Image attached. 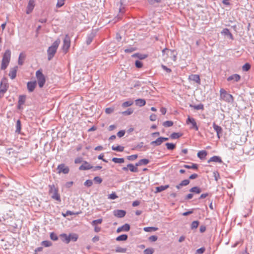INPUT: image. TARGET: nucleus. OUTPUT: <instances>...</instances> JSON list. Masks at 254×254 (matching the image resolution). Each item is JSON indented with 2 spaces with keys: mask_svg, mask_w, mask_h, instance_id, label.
<instances>
[{
  "mask_svg": "<svg viewBox=\"0 0 254 254\" xmlns=\"http://www.w3.org/2000/svg\"><path fill=\"white\" fill-rule=\"evenodd\" d=\"M118 197V196L117 195L115 192H112L111 194L108 195V198L110 199H115Z\"/></svg>",
  "mask_w": 254,
  "mask_h": 254,
  "instance_id": "nucleus-49",
  "label": "nucleus"
},
{
  "mask_svg": "<svg viewBox=\"0 0 254 254\" xmlns=\"http://www.w3.org/2000/svg\"><path fill=\"white\" fill-rule=\"evenodd\" d=\"M127 239V236L126 234L121 235L116 238L117 241H126Z\"/></svg>",
  "mask_w": 254,
  "mask_h": 254,
  "instance_id": "nucleus-31",
  "label": "nucleus"
},
{
  "mask_svg": "<svg viewBox=\"0 0 254 254\" xmlns=\"http://www.w3.org/2000/svg\"><path fill=\"white\" fill-rule=\"evenodd\" d=\"M163 125L165 127H170L173 125V122L171 121H167L164 122Z\"/></svg>",
  "mask_w": 254,
  "mask_h": 254,
  "instance_id": "nucleus-44",
  "label": "nucleus"
},
{
  "mask_svg": "<svg viewBox=\"0 0 254 254\" xmlns=\"http://www.w3.org/2000/svg\"><path fill=\"white\" fill-rule=\"evenodd\" d=\"M112 150H115V151H117L119 152H123L124 150V147L120 146V145H118L117 146H113L112 147Z\"/></svg>",
  "mask_w": 254,
  "mask_h": 254,
  "instance_id": "nucleus-33",
  "label": "nucleus"
},
{
  "mask_svg": "<svg viewBox=\"0 0 254 254\" xmlns=\"http://www.w3.org/2000/svg\"><path fill=\"white\" fill-rule=\"evenodd\" d=\"M49 194L51 195V197L59 202H61L60 195L58 193V189L55 187L54 185H50L49 186Z\"/></svg>",
  "mask_w": 254,
  "mask_h": 254,
  "instance_id": "nucleus-4",
  "label": "nucleus"
},
{
  "mask_svg": "<svg viewBox=\"0 0 254 254\" xmlns=\"http://www.w3.org/2000/svg\"><path fill=\"white\" fill-rule=\"evenodd\" d=\"M35 5V0H29L26 7V12L27 14L30 13L33 10Z\"/></svg>",
  "mask_w": 254,
  "mask_h": 254,
  "instance_id": "nucleus-10",
  "label": "nucleus"
},
{
  "mask_svg": "<svg viewBox=\"0 0 254 254\" xmlns=\"http://www.w3.org/2000/svg\"><path fill=\"white\" fill-rule=\"evenodd\" d=\"M251 68V65L249 63H246L242 67V69L244 71H247Z\"/></svg>",
  "mask_w": 254,
  "mask_h": 254,
  "instance_id": "nucleus-46",
  "label": "nucleus"
},
{
  "mask_svg": "<svg viewBox=\"0 0 254 254\" xmlns=\"http://www.w3.org/2000/svg\"><path fill=\"white\" fill-rule=\"evenodd\" d=\"M240 78H241V77L239 74H234L232 75L231 76L228 77L227 78V80L228 81L234 80L235 81L237 82L240 80Z\"/></svg>",
  "mask_w": 254,
  "mask_h": 254,
  "instance_id": "nucleus-17",
  "label": "nucleus"
},
{
  "mask_svg": "<svg viewBox=\"0 0 254 254\" xmlns=\"http://www.w3.org/2000/svg\"><path fill=\"white\" fill-rule=\"evenodd\" d=\"M26 97L25 96H20L18 99V104L20 106H22L25 102Z\"/></svg>",
  "mask_w": 254,
  "mask_h": 254,
  "instance_id": "nucleus-32",
  "label": "nucleus"
},
{
  "mask_svg": "<svg viewBox=\"0 0 254 254\" xmlns=\"http://www.w3.org/2000/svg\"><path fill=\"white\" fill-rule=\"evenodd\" d=\"M69 238L70 239V241H72L75 242L77 240L78 236L76 234L71 233L69 235Z\"/></svg>",
  "mask_w": 254,
  "mask_h": 254,
  "instance_id": "nucleus-29",
  "label": "nucleus"
},
{
  "mask_svg": "<svg viewBox=\"0 0 254 254\" xmlns=\"http://www.w3.org/2000/svg\"><path fill=\"white\" fill-rule=\"evenodd\" d=\"M158 238L156 236H151L149 238V241L151 242H155L157 241Z\"/></svg>",
  "mask_w": 254,
  "mask_h": 254,
  "instance_id": "nucleus-61",
  "label": "nucleus"
},
{
  "mask_svg": "<svg viewBox=\"0 0 254 254\" xmlns=\"http://www.w3.org/2000/svg\"><path fill=\"white\" fill-rule=\"evenodd\" d=\"M137 166H134L132 164H129L127 165V167H128V169L129 170L132 172H138V168L137 167Z\"/></svg>",
  "mask_w": 254,
  "mask_h": 254,
  "instance_id": "nucleus-25",
  "label": "nucleus"
},
{
  "mask_svg": "<svg viewBox=\"0 0 254 254\" xmlns=\"http://www.w3.org/2000/svg\"><path fill=\"white\" fill-rule=\"evenodd\" d=\"M199 225V222L198 221H194L191 224V228L192 229H195L198 227Z\"/></svg>",
  "mask_w": 254,
  "mask_h": 254,
  "instance_id": "nucleus-47",
  "label": "nucleus"
},
{
  "mask_svg": "<svg viewBox=\"0 0 254 254\" xmlns=\"http://www.w3.org/2000/svg\"><path fill=\"white\" fill-rule=\"evenodd\" d=\"M148 57L147 54H142L140 53H136L132 55L133 58H137L140 60H144Z\"/></svg>",
  "mask_w": 254,
  "mask_h": 254,
  "instance_id": "nucleus-18",
  "label": "nucleus"
},
{
  "mask_svg": "<svg viewBox=\"0 0 254 254\" xmlns=\"http://www.w3.org/2000/svg\"><path fill=\"white\" fill-rule=\"evenodd\" d=\"M135 103L136 105L139 106V107H142L145 105L146 101L144 99H138L135 100Z\"/></svg>",
  "mask_w": 254,
  "mask_h": 254,
  "instance_id": "nucleus-20",
  "label": "nucleus"
},
{
  "mask_svg": "<svg viewBox=\"0 0 254 254\" xmlns=\"http://www.w3.org/2000/svg\"><path fill=\"white\" fill-rule=\"evenodd\" d=\"M169 188V186L168 185H165V186H161L159 187H157L156 188V191L155 193L160 192L161 191H162L167 189Z\"/></svg>",
  "mask_w": 254,
  "mask_h": 254,
  "instance_id": "nucleus-21",
  "label": "nucleus"
},
{
  "mask_svg": "<svg viewBox=\"0 0 254 254\" xmlns=\"http://www.w3.org/2000/svg\"><path fill=\"white\" fill-rule=\"evenodd\" d=\"M190 191L191 192H194L197 194L200 193L201 190L197 187H194L190 189Z\"/></svg>",
  "mask_w": 254,
  "mask_h": 254,
  "instance_id": "nucleus-34",
  "label": "nucleus"
},
{
  "mask_svg": "<svg viewBox=\"0 0 254 254\" xmlns=\"http://www.w3.org/2000/svg\"><path fill=\"white\" fill-rule=\"evenodd\" d=\"M7 89V86L6 84H3L2 83L0 85V93L3 94Z\"/></svg>",
  "mask_w": 254,
  "mask_h": 254,
  "instance_id": "nucleus-26",
  "label": "nucleus"
},
{
  "mask_svg": "<svg viewBox=\"0 0 254 254\" xmlns=\"http://www.w3.org/2000/svg\"><path fill=\"white\" fill-rule=\"evenodd\" d=\"M125 134V130H120L117 133V135L119 137H121L123 136Z\"/></svg>",
  "mask_w": 254,
  "mask_h": 254,
  "instance_id": "nucleus-62",
  "label": "nucleus"
},
{
  "mask_svg": "<svg viewBox=\"0 0 254 254\" xmlns=\"http://www.w3.org/2000/svg\"><path fill=\"white\" fill-rule=\"evenodd\" d=\"M122 228L123 231L127 232L130 229V226L128 224H125V225L122 226Z\"/></svg>",
  "mask_w": 254,
  "mask_h": 254,
  "instance_id": "nucleus-48",
  "label": "nucleus"
},
{
  "mask_svg": "<svg viewBox=\"0 0 254 254\" xmlns=\"http://www.w3.org/2000/svg\"><path fill=\"white\" fill-rule=\"evenodd\" d=\"M16 132H17L18 133H20L21 129V122H20V120H17L16 122Z\"/></svg>",
  "mask_w": 254,
  "mask_h": 254,
  "instance_id": "nucleus-40",
  "label": "nucleus"
},
{
  "mask_svg": "<svg viewBox=\"0 0 254 254\" xmlns=\"http://www.w3.org/2000/svg\"><path fill=\"white\" fill-rule=\"evenodd\" d=\"M190 107L193 108L195 110H203L204 107L203 105L202 104H200L197 105H190Z\"/></svg>",
  "mask_w": 254,
  "mask_h": 254,
  "instance_id": "nucleus-38",
  "label": "nucleus"
},
{
  "mask_svg": "<svg viewBox=\"0 0 254 254\" xmlns=\"http://www.w3.org/2000/svg\"><path fill=\"white\" fill-rule=\"evenodd\" d=\"M133 113V110L131 109H128L127 110L122 113L123 115H129Z\"/></svg>",
  "mask_w": 254,
  "mask_h": 254,
  "instance_id": "nucleus-54",
  "label": "nucleus"
},
{
  "mask_svg": "<svg viewBox=\"0 0 254 254\" xmlns=\"http://www.w3.org/2000/svg\"><path fill=\"white\" fill-rule=\"evenodd\" d=\"M80 213L79 212H76V213H74V212H73L71 211H67L65 213V214H63V215L65 217L66 216H68V215H75V214H79Z\"/></svg>",
  "mask_w": 254,
  "mask_h": 254,
  "instance_id": "nucleus-51",
  "label": "nucleus"
},
{
  "mask_svg": "<svg viewBox=\"0 0 254 254\" xmlns=\"http://www.w3.org/2000/svg\"><path fill=\"white\" fill-rule=\"evenodd\" d=\"M189 79L191 81H193L197 84L200 83V79L199 76L197 74H191L189 76Z\"/></svg>",
  "mask_w": 254,
  "mask_h": 254,
  "instance_id": "nucleus-11",
  "label": "nucleus"
},
{
  "mask_svg": "<svg viewBox=\"0 0 254 254\" xmlns=\"http://www.w3.org/2000/svg\"><path fill=\"white\" fill-rule=\"evenodd\" d=\"M149 163V160L147 159H142L139 161V162L136 163V166H140L141 165H146Z\"/></svg>",
  "mask_w": 254,
  "mask_h": 254,
  "instance_id": "nucleus-27",
  "label": "nucleus"
},
{
  "mask_svg": "<svg viewBox=\"0 0 254 254\" xmlns=\"http://www.w3.org/2000/svg\"><path fill=\"white\" fill-rule=\"evenodd\" d=\"M205 251V248H201L199 249H197L196 250V253L197 254H203Z\"/></svg>",
  "mask_w": 254,
  "mask_h": 254,
  "instance_id": "nucleus-59",
  "label": "nucleus"
},
{
  "mask_svg": "<svg viewBox=\"0 0 254 254\" xmlns=\"http://www.w3.org/2000/svg\"><path fill=\"white\" fill-rule=\"evenodd\" d=\"M17 68V66H15L10 69L9 73V76L11 79H13L15 78L16 76Z\"/></svg>",
  "mask_w": 254,
  "mask_h": 254,
  "instance_id": "nucleus-13",
  "label": "nucleus"
},
{
  "mask_svg": "<svg viewBox=\"0 0 254 254\" xmlns=\"http://www.w3.org/2000/svg\"><path fill=\"white\" fill-rule=\"evenodd\" d=\"M177 52L175 50H172L165 48L162 50V57L164 62L169 63L175 62L177 60Z\"/></svg>",
  "mask_w": 254,
  "mask_h": 254,
  "instance_id": "nucleus-1",
  "label": "nucleus"
},
{
  "mask_svg": "<svg viewBox=\"0 0 254 254\" xmlns=\"http://www.w3.org/2000/svg\"><path fill=\"white\" fill-rule=\"evenodd\" d=\"M220 99L227 102H233L234 98L232 95L228 94L227 91L223 88L220 90Z\"/></svg>",
  "mask_w": 254,
  "mask_h": 254,
  "instance_id": "nucleus-5",
  "label": "nucleus"
},
{
  "mask_svg": "<svg viewBox=\"0 0 254 254\" xmlns=\"http://www.w3.org/2000/svg\"><path fill=\"white\" fill-rule=\"evenodd\" d=\"M207 155V152L205 150H201L198 151L197 153V156L200 159H203L205 158Z\"/></svg>",
  "mask_w": 254,
  "mask_h": 254,
  "instance_id": "nucleus-22",
  "label": "nucleus"
},
{
  "mask_svg": "<svg viewBox=\"0 0 254 254\" xmlns=\"http://www.w3.org/2000/svg\"><path fill=\"white\" fill-rule=\"evenodd\" d=\"M213 127L215 131L217 133V135L218 138H220V134L222 132V128L221 127L217 125L215 123L213 124Z\"/></svg>",
  "mask_w": 254,
  "mask_h": 254,
  "instance_id": "nucleus-12",
  "label": "nucleus"
},
{
  "mask_svg": "<svg viewBox=\"0 0 254 254\" xmlns=\"http://www.w3.org/2000/svg\"><path fill=\"white\" fill-rule=\"evenodd\" d=\"M57 169L59 173H63L65 174H67L69 171L68 167L64 164L58 165Z\"/></svg>",
  "mask_w": 254,
  "mask_h": 254,
  "instance_id": "nucleus-9",
  "label": "nucleus"
},
{
  "mask_svg": "<svg viewBox=\"0 0 254 254\" xmlns=\"http://www.w3.org/2000/svg\"><path fill=\"white\" fill-rule=\"evenodd\" d=\"M214 177L215 178V180L217 181L219 178V174L218 172L215 171L213 172Z\"/></svg>",
  "mask_w": 254,
  "mask_h": 254,
  "instance_id": "nucleus-63",
  "label": "nucleus"
},
{
  "mask_svg": "<svg viewBox=\"0 0 254 254\" xmlns=\"http://www.w3.org/2000/svg\"><path fill=\"white\" fill-rule=\"evenodd\" d=\"M154 250L153 248H147L144 251V254H153Z\"/></svg>",
  "mask_w": 254,
  "mask_h": 254,
  "instance_id": "nucleus-45",
  "label": "nucleus"
},
{
  "mask_svg": "<svg viewBox=\"0 0 254 254\" xmlns=\"http://www.w3.org/2000/svg\"><path fill=\"white\" fill-rule=\"evenodd\" d=\"M60 237L62 239L63 242H65L66 244H68L70 242L69 235L68 236L65 234H62L60 235Z\"/></svg>",
  "mask_w": 254,
  "mask_h": 254,
  "instance_id": "nucleus-19",
  "label": "nucleus"
},
{
  "mask_svg": "<svg viewBox=\"0 0 254 254\" xmlns=\"http://www.w3.org/2000/svg\"><path fill=\"white\" fill-rule=\"evenodd\" d=\"M102 221H103L102 219H99L97 220H93L91 224H92V226H95V225H97V224H101Z\"/></svg>",
  "mask_w": 254,
  "mask_h": 254,
  "instance_id": "nucleus-43",
  "label": "nucleus"
},
{
  "mask_svg": "<svg viewBox=\"0 0 254 254\" xmlns=\"http://www.w3.org/2000/svg\"><path fill=\"white\" fill-rule=\"evenodd\" d=\"M42 244L45 247H50L52 245L51 242L49 241H44L42 242Z\"/></svg>",
  "mask_w": 254,
  "mask_h": 254,
  "instance_id": "nucleus-50",
  "label": "nucleus"
},
{
  "mask_svg": "<svg viewBox=\"0 0 254 254\" xmlns=\"http://www.w3.org/2000/svg\"><path fill=\"white\" fill-rule=\"evenodd\" d=\"M27 89L29 92H33L36 86V81H30L27 83Z\"/></svg>",
  "mask_w": 254,
  "mask_h": 254,
  "instance_id": "nucleus-15",
  "label": "nucleus"
},
{
  "mask_svg": "<svg viewBox=\"0 0 254 254\" xmlns=\"http://www.w3.org/2000/svg\"><path fill=\"white\" fill-rule=\"evenodd\" d=\"M112 161L115 163H123L125 162V160L123 158H113Z\"/></svg>",
  "mask_w": 254,
  "mask_h": 254,
  "instance_id": "nucleus-35",
  "label": "nucleus"
},
{
  "mask_svg": "<svg viewBox=\"0 0 254 254\" xmlns=\"http://www.w3.org/2000/svg\"><path fill=\"white\" fill-rule=\"evenodd\" d=\"M158 228L157 227H144L143 228V230L144 231L149 232L151 231H156L158 230Z\"/></svg>",
  "mask_w": 254,
  "mask_h": 254,
  "instance_id": "nucleus-30",
  "label": "nucleus"
},
{
  "mask_svg": "<svg viewBox=\"0 0 254 254\" xmlns=\"http://www.w3.org/2000/svg\"><path fill=\"white\" fill-rule=\"evenodd\" d=\"M92 181L90 180H88L86 181L84 183V185L87 187H90L92 185Z\"/></svg>",
  "mask_w": 254,
  "mask_h": 254,
  "instance_id": "nucleus-58",
  "label": "nucleus"
},
{
  "mask_svg": "<svg viewBox=\"0 0 254 254\" xmlns=\"http://www.w3.org/2000/svg\"><path fill=\"white\" fill-rule=\"evenodd\" d=\"M166 147L169 150H173L175 149L176 145L175 144L172 143H166Z\"/></svg>",
  "mask_w": 254,
  "mask_h": 254,
  "instance_id": "nucleus-41",
  "label": "nucleus"
},
{
  "mask_svg": "<svg viewBox=\"0 0 254 254\" xmlns=\"http://www.w3.org/2000/svg\"><path fill=\"white\" fill-rule=\"evenodd\" d=\"M113 111H114V109L113 108H108L106 109L105 112H106V113L109 114L112 113L113 112Z\"/></svg>",
  "mask_w": 254,
  "mask_h": 254,
  "instance_id": "nucleus-64",
  "label": "nucleus"
},
{
  "mask_svg": "<svg viewBox=\"0 0 254 254\" xmlns=\"http://www.w3.org/2000/svg\"><path fill=\"white\" fill-rule=\"evenodd\" d=\"M92 166L87 162L85 161L79 167L80 170H89L92 168Z\"/></svg>",
  "mask_w": 254,
  "mask_h": 254,
  "instance_id": "nucleus-16",
  "label": "nucleus"
},
{
  "mask_svg": "<svg viewBox=\"0 0 254 254\" xmlns=\"http://www.w3.org/2000/svg\"><path fill=\"white\" fill-rule=\"evenodd\" d=\"M116 252L125 253L127 251V249L125 248H122L121 247H117L116 249Z\"/></svg>",
  "mask_w": 254,
  "mask_h": 254,
  "instance_id": "nucleus-39",
  "label": "nucleus"
},
{
  "mask_svg": "<svg viewBox=\"0 0 254 254\" xmlns=\"http://www.w3.org/2000/svg\"><path fill=\"white\" fill-rule=\"evenodd\" d=\"M163 143L161 137H158L155 140L151 142V144L155 146H158L161 145Z\"/></svg>",
  "mask_w": 254,
  "mask_h": 254,
  "instance_id": "nucleus-23",
  "label": "nucleus"
},
{
  "mask_svg": "<svg viewBox=\"0 0 254 254\" xmlns=\"http://www.w3.org/2000/svg\"><path fill=\"white\" fill-rule=\"evenodd\" d=\"M64 0H58V2L57 3V7H61L62 6H63L64 4Z\"/></svg>",
  "mask_w": 254,
  "mask_h": 254,
  "instance_id": "nucleus-52",
  "label": "nucleus"
},
{
  "mask_svg": "<svg viewBox=\"0 0 254 254\" xmlns=\"http://www.w3.org/2000/svg\"><path fill=\"white\" fill-rule=\"evenodd\" d=\"M36 78L37 79L39 86L40 88L43 87L45 83L46 79H45V76L42 73L41 70H38L36 71Z\"/></svg>",
  "mask_w": 254,
  "mask_h": 254,
  "instance_id": "nucleus-6",
  "label": "nucleus"
},
{
  "mask_svg": "<svg viewBox=\"0 0 254 254\" xmlns=\"http://www.w3.org/2000/svg\"><path fill=\"white\" fill-rule=\"evenodd\" d=\"M136 50V49L134 48H132V47H131V48H127V49H126L125 50V52L126 53H132L133 52V51H135Z\"/></svg>",
  "mask_w": 254,
  "mask_h": 254,
  "instance_id": "nucleus-57",
  "label": "nucleus"
},
{
  "mask_svg": "<svg viewBox=\"0 0 254 254\" xmlns=\"http://www.w3.org/2000/svg\"><path fill=\"white\" fill-rule=\"evenodd\" d=\"M61 43L60 39H57L52 44L51 46L49 47L47 50L48 58L49 60H51L56 54L57 49Z\"/></svg>",
  "mask_w": 254,
  "mask_h": 254,
  "instance_id": "nucleus-2",
  "label": "nucleus"
},
{
  "mask_svg": "<svg viewBox=\"0 0 254 254\" xmlns=\"http://www.w3.org/2000/svg\"><path fill=\"white\" fill-rule=\"evenodd\" d=\"M25 58V55L24 54H23V53L20 54V55L19 56V58H18V64L20 65H22L24 62Z\"/></svg>",
  "mask_w": 254,
  "mask_h": 254,
  "instance_id": "nucleus-28",
  "label": "nucleus"
},
{
  "mask_svg": "<svg viewBox=\"0 0 254 254\" xmlns=\"http://www.w3.org/2000/svg\"><path fill=\"white\" fill-rule=\"evenodd\" d=\"M70 46V39L68 35H66L63 41L62 49L64 53H66Z\"/></svg>",
  "mask_w": 254,
  "mask_h": 254,
  "instance_id": "nucleus-7",
  "label": "nucleus"
},
{
  "mask_svg": "<svg viewBox=\"0 0 254 254\" xmlns=\"http://www.w3.org/2000/svg\"><path fill=\"white\" fill-rule=\"evenodd\" d=\"M180 183L181 185L182 186H186L189 184L190 181L189 180H184L182 181Z\"/></svg>",
  "mask_w": 254,
  "mask_h": 254,
  "instance_id": "nucleus-56",
  "label": "nucleus"
},
{
  "mask_svg": "<svg viewBox=\"0 0 254 254\" xmlns=\"http://www.w3.org/2000/svg\"><path fill=\"white\" fill-rule=\"evenodd\" d=\"M133 102L132 101H126L123 103L122 106L124 108H126V107L131 106L133 104Z\"/></svg>",
  "mask_w": 254,
  "mask_h": 254,
  "instance_id": "nucleus-42",
  "label": "nucleus"
},
{
  "mask_svg": "<svg viewBox=\"0 0 254 254\" xmlns=\"http://www.w3.org/2000/svg\"><path fill=\"white\" fill-rule=\"evenodd\" d=\"M186 124L187 125H191L190 128L194 129L196 131L198 130V127L197 126L195 119L193 118H191L190 116H188L187 120H186Z\"/></svg>",
  "mask_w": 254,
  "mask_h": 254,
  "instance_id": "nucleus-8",
  "label": "nucleus"
},
{
  "mask_svg": "<svg viewBox=\"0 0 254 254\" xmlns=\"http://www.w3.org/2000/svg\"><path fill=\"white\" fill-rule=\"evenodd\" d=\"M208 162H220L221 163L222 162V160L221 159L218 157V156H213L212 157H211L209 160L208 161Z\"/></svg>",
  "mask_w": 254,
  "mask_h": 254,
  "instance_id": "nucleus-24",
  "label": "nucleus"
},
{
  "mask_svg": "<svg viewBox=\"0 0 254 254\" xmlns=\"http://www.w3.org/2000/svg\"><path fill=\"white\" fill-rule=\"evenodd\" d=\"M184 167L187 169H193L196 170L198 168V165L196 164H192V165H184Z\"/></svg>",
  "mask_w": 254,
  "mask_h": 254,
  "instance_id": "nucleus-36",
  "label": "nucleus"
},
{
  "mask_svg": "<svg viewBox=\"0 0 254 254\" xmlns=\"http://www.w3.org/2000/svg\"><path fill=\"white\" fill-rule=\"evenodd\" d=\"M135 65L137 68H141L143 66L142 63L139 61H136L135 62Z\"/></svg>",
  "mask_w": 254,
  "mask_h": 254,
  "instance_id": "nucleus-53",
  "label": "nucleus"
},
{
  "mask_svg": "<svg viewBox=\"0 0 254 254\" xmlns=\"http://www.w3.org/2000/svg\"><path fill=\"white\" fill-rule=\"evenodd\" d=\"M11 58V51L9 50H7L4 52L1 64V69L4 70L8 66Z\"/></svg>",
  "mask_w": 254,
  "mask_h": 254,
  "instance_id": "nucleus-3",
  "label": "nucleus"
},
{
  "mask_svg": "<svg viewBox=\"0 0 254 254\" xmlns=\"http://www.w3.org/2000/svg\"><path fill=\"white\" fill-rule=\"evenodd\" d=\"M94 180L99 184L101 183L102 182V179L99 177H95L94 178Z\"/></svg>",
  "mask_w": 254,
  "mask_h": 254,
  "instance_id": "nucleus-60",
  "label": "nucleus"
},
{
  "mask_svg": "<svg viewBox=\"0 0 254 254\" xmlns=\"http://www.w3.org/2000/svg\"><path fill=\"white\" fill-rule=\"evenodd\" d=\"M50 238L54 241H56L58 239L57 236L54 233L50 234Z\"/></svg>",
  "mask_w": 254,
  "mask_h": 254,
  "instance_id": "nucleus-55",
  "label": "nucleus"
},
{
  "mask_svg": "<svg viewBox=\"0 0 254 254\" xmlns=\"http://www.w3.org/2000/svg\"><path fill=\"white\" fill-rule=\"evenodd\" d=\"M126 213V211L123 210H117L114 211V215L119 218H122L124 217Z\"/></svg>",
  "mask_w": 254,
  "mask_h": 254,
  "instance_id": "nucleus-14",
  "label": "nucleus"
},
{
  "mask_svg": "<svg viewBox=\"0 0 254 254\" xmlns=\"http://www.w3.org/2000/svg\"><path fill=\"white\" fill-rule=\"evenodd\" d=\"M182 136V133H178V132H173L171 134L170 137L172 139H177Z\"/></svg>",
  "mask_w": 254,
  "mask_h": 254,
  "instance_id": "nucleus-37",
  "label": "nucleus"
}]
</instances>
